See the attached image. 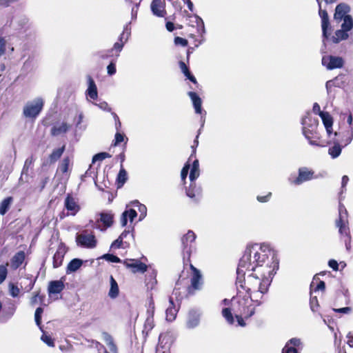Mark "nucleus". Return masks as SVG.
<instances>
[{"label": "nucleus", "mask_w": 353, "mask_h": 353, "mask_svg": "<svg viewBox=\"0 0 353 353\" xmlns=\"http://www.w3.org/2000/svg\"><path fill=\"white\" fill-rule=\"evenodd\" d=\"M278 268L276 254L269 244L254 243L246 248L236 270V285L249 296H238L231 300L235 314L247 319L254 314L252 302L261 304L259 300L268 292Z\"/></svg>", "instance_id": "1"}, {"label": "nucleus", "mask_w": 353, "mask_h": 353, "mask_svg": "<svg viewBox=\"0 0 353 353\" xmlns=\"http://www.w3.org/2000/svg\"><path fill=\"white\" fill-rule=\"evenodd\" d=\"M339 217L336 221V226L339 228L340 234L345 238V245L347 250L350 249V229L347 225V212L344 205L341 203L339 207Z\"/></svg>", "instance_id": "2"}, {"label": "nucleus", "mask_w": 353, "mask_h": 353, "mask_svg": "<svg viewBox=\"0 0 353 353\" xmlns=\"http://www.w3.org/2000/svg\"><path fill=\"white\" fill-rule=\"evenodd\" d=\"M303 134L307 140L312 139H320L319 134L317 132L319 121L313 118L310 112L302 119Z\"/></svg>", "instance_id": "3"}, {"label": "nucleus", "mask_w": 353, "mask_h": 353, "mask_svg": "<svg viewBox=\"0 0 353 353\" xmlns=\"http://www.w3.org/2000/svg\"><path fill=\"white\" fill-rule=\"evenodd\" d=\"M44 105L41 97H37L32 101H28L23 109V115L26 118L34 119L41 112Z\"/></svg>", "instance_id": "4"}, {"label": "nucleus", "mask_w": 353, "mask_h": 353, "mask_svg": "<svg viewBox=\"0 0 353 353\" xmlns=\"http://www.w3.org/2000/svg\"><path fill=\"white\" fill-rule=\"evenodd\" d=\"M76 242L78 246L88 249H93L97 245V240L94 234L92 232H88L87 230L77 234Z\"/></svg>", "instance_id": "5"}, {"label": "nucleus", "mask_w": 353, "mask_h": 353, "mask_svg": "<svg viewBox=\"0 0 353 353\" xmlns=\"http://www.w3.org/2000/svg\"><path fill=\"white\" fill-rule=\"evenodd\" d=\"M196 235L192 230H189L181 239L183 248V260H190V257L192 250L194 249V241Z\"/></svg>", "instance_id": "6"}, {"label": "nucleus", "mask_w": 353, "mask_h": 353, "mask_svg": "<svg viewBox=\"0 0 353 353\" xmlns=\"http://www.w3.org/2000/svg\"><path fill=\"white\" fill-rule=\"evenodd\" d=\"M317 178L318 176L314 174V172L313 170H310L306 167H302L299 169L298 176L294 180H291L290 179L289 180L290 183L299 185L305 181Z\"/></svg>", "instance_id": "7"}, {"label": "nucleus", "mask_w": 353, "mask_h": 353, "mask_svg": "<svg viewBox=\"0 0 353 353\" xmlns=\"http://www.w3.org/2000/svg\"><path fill=\"white\" fill-rule=\"evenodd\" d=\"M113 223V215L110 213L101 212L100 218L97 219L92 227L101 232H104Z\"/></svg>", "instance_id": "8"}, {"label": "nucleus", "mask_w": 353, "mask_h": 353, "mask_svg": "<svg viewBox=\"0 0 353 353\" xmlns=\"http://www.w3.org/2000/svg\"><path fill=\"white\" fill-rule=\"evenodd\" d=\"M322 64L327 70L341 68L343 66L344 61L340 57L323 56L322 58Z\"/></svg>", "instance_id": "9"}, {"label": "nucleus", "mask_w": 353, "mask_h": 353, "mask_svg": "<svg viewBox=\"0 0 353 353\" xmlns=\"http://www.w3.org/2000/svg\"><path fill=\"white\" fill-rule=\"evenodd\" d=\"M201 314V312L199 310L192 309L190 310L187 318L186 327L188 329L196 327L200 323Z\"/></svg>", "instance_id": "10"}, {"label": "nucleus", "mask_w": 353, "mask_h": 353, "mask_svg": "<svg viewBox=\"0 0 353 353\" xmlns=\"http://www.w3.org/2000/svg\"><path fill=\"white\" fill-rule=\"evenodd\" d=\"M350 11V7L346 3H339L335 8V12L334 14V19L337 23L342 21L343 18L349 15L348 13Z\"/></svg>", "instance_id": "11"}, {"label": "nucleus", "mask_w": 353, "mask_h": 353, "mask_svg": "<svg viewBox=\"0 0 353 353\" xmlns=\"http://www.w3.org/2000/svg\"><path fill=\"white\" fill-rule=\"evenodd\" d=\"M319 14L321 19L323 37L327 39L329 37V34L327 33V29L330 26L329 17L327 11L322 10L321 8H319Z\"/></svg>", "instance_id": "12"}, {"label": "nucleus", "mask_w": 353, "mask_h": 353, "mask_svg": "<svg viewBox=\"0 0 353 353\" xmlns=\"http://www.w3.org/2000/svg\"><path fill=\"white\" fill-rule=\"evenodd\" d=\"M65 253L66 250L65 246L62 244L59 245L53 256V267L54 268H57L62 265Z\"/></svg>", "instance_id": "13"}, {"label": "nucleus", "mask_w": 353, "mask_h": 353, "mask_svg": "<svg viewBox=\"0 0 353 353\" xmlns=\"http://www.w3.org/2000/svg\"><path fill=\"white\" fill-rule=\"evenodd\" d=\"M124 264L128 268H132L133 272L143 273L147 270V265L138 260L130 259L129 261H125Z\"/></svg>", "instance_id": "14"}, {"label": "nucleus", "mask_w": 353, "mask_h": 353, "mask_svg": "<svg viewBox=\"0 0 353 353\" xmlns=\"http://www.w3.org/2000/svg\"><path fill=\"white\" fill-rule=\"evenodd\" d=\"M65 208L67 210L70 211L71 215H75L80 210V206L76 201L75 199L68 195L64 202Z\"/></svg>", "instance_id": "15"}, {"label": "nucleus", "mask_w": 353, "mask_h": 353, "mask_svg": "<svg viewBox=\"0 0 353 353\" xmlns=\"http://www.w3.org/2000/svg\"><path fill=\"white\" fill-rule=\"evenodd\" d=\"M190 268L193 272L192 276L191 278V287L194 290H200L202 285L201 272L192 265H190Z\"/></svg>", "instance_id": "16"}, {"label": "nucleus", "mask_w": 353, "mask_h": 353, "mask_svg": "<svg viewBox=\"0 0 353 353\" xmlns=\"http://www.w3.org/2000/svg\"><path fill=\"white\" fill-rule=\"evenodd\" d=\"M137 211L134 209L128 208V205H127L126 209L122 213L121 216V225L123 227L127 225L128 219H129L130 222L132 223L134 221V218L137 217Z\"/></svg>", "instance_id": "17"}, {"label": "nucleus", "mask_w": 353, "mask_h": 353, "mask_svg": "<svg viewBox=\"0 0 353 353\" xmlns=\"http://www.w3.org/2000/svg\"><path fill=\"white\" fill-rule=\"evenodd\" d=\"M88 87L86 90V96L87 97H90V99L95 100L98 97V92L97 88L95 84L94 81L92 78L91 76L88 75L87 77Z\"/></svg>", "instance_id": "18"}, {"label": "nucleus", "mask_w": 353, "mask_h": 353, "mask_svg": "<svg viewBox=\"0 0 353 353\" xmlns=\"http://www.w3.org/2000/svg\"><path fill=\"white\" fill-rule=\"evenodd\" d=\"M64 283L61 280L50 281L48 287L49 296L60 293L64 289Z\"/></svg>", "instance_id": "19"}, {"label": "nucleus", "mask_w": 353, "mask_h": 353, "mask_svg": "<svg viewBox=\"0 0 353 353\" xmlns=\"http://www.w3.org/2000/svg\"><path fill=\"white\" fill-rule=\"evenodd\" d=\"M151 10L157 17H163L165 10L163 3L161 0H153L151 3Z\"/></svg>", "instance_id": "20"}, {"label": "nucleus", "mask_w": 353, "mask_h": 353, "mask_svg": "<svg viewBox=\"0 0 353 353\" xmlns=\"http://www.w3.org/2000/svg\"><path fill=\"white\" fill-rule=\"evenodd\" d=\"M328 136L332 133L333 119L329 112L321 113V117Z\"/></svg>", "instance_id": "21"}, {"label": "nucleus", "mask_w": 353, "mask_h": 353, "mask_svg": "<svg viewBox=\"0 0 353 353\" xmlns=\"http://www.w3.org/2000/svg\"><path fill=\"white\" fill-rule=\"evenodd\" d=\"M188 96L190 97L194 108L195 110V112L196 114H201L202 113V101L201 99L199 97V96L194 92H189L188 93Z\"/></svg>", "instance_id": "22"}, {"label": "nucleus", "mask_w": 353, "mask_h": 353, "mask_svg": "<svg viewBox=\"0 0 353 353\" xmlns=\"http://www.w3.org/2000/svg\"><path fill=\"white\" fill-rule=\"evenodd\" d=\"M201 189L200 187L196 186L194 181L191 182L189 188L186 190V194L191 199H197L201 196Z\"/></svg>", "instance_id": "23"}, {"label": "nucleus", "mask_w": 353, "mask_h": 353, "mask_svg": "<svg viewBox=\"0 0 353 353\" xmlns=\"http://www.w3.org/2000/svg\"><path fill=\"white\" fill-rule=\"evenodd\" d=\"M69 128L70 125L67 123L63 122L61 123H58L52 128L51 134L53 136H58L59 134L65 133Z\"/></svg>", "instance_id": "24"}, {"label": "nucleus", "mask_w": 353, "mask_h": 353, "mask_svg": "<svg viewBox=\"0 0 353 353\" xmlns=\"http://www.w3.org/2000/svg\"><path fill=\"white\" fill-rule=\"evenodd\" d=\"M170 307L166 310V319L168 321H172L175 319L178 310L174 305L173 299L172 297L169 299Z\"/></svg>", "instance_id": "25"}, {"label": "nucleus", "mask_w": 353, "mask_h": 353, "mask_svg": "<svg viewBox=\"0 0 353 353\" xmlns=\"http://www.w3.org/2000/svg\"><path fill=\"white\" fill-rule=\"evenodd\" d=\"M25 254L23 252L20 251L14 254L11 260V265L14 269H17L24 261Z\"/></svg>", "instance_id": "26"}, {"label": "nucleus", "mask_w": 353, "mask_h": 353, "mask_svg": "<svg viewBox=\"0 0 353 353\" xmlns=\"http://www.w3.org/2000/svg\"><path fill=\"white\" fill-rule=\"evenodd\" d=\"M35 280H33L31 276L25 277L19 283L20 288L25 292H30L34 287Z\"/></svg>", "instance_id": "27"}, {"label": "nucleus", "mask_w": 353, "mask_h": 353, "mask_svg": "<svg viewBox=\"0 0 353 353\" xmlns=\"http://www.w3.org/2000/svg\"><path fill=\"white\" fill-rule=\"evenodd\" d=\"M353 139V127L347 129L342 132L341 143H343L344 146L349 145Z\"/></svg>", "instance_id": "28"}, {"label": "nucleus", "mask_w": 353, "mask_h": 353, "mask_svg": "<svg viewBox=\"0 0 353 353\" xmlns=\"http://www.w3.org/2000/svg\"><path fill=\"white\" fill-rule=\"evenodd\" d=\"M200 174V170H199V161L197 159H195L192 165L191 169H190V180L191 182L194 181Z\"/></svg>", "instance_id": "29"}, {"label": "nucleus", "mask_w": 353, "mask_h": 353, "mask_svg": "<svg viewBox=\"0 0 353 353\" xmlns=\"http://www.w3.org/2000/svg\"><path fill=\"white\" fill-rule=\"evenodd\" d=\"M83 264L82 260L79 259H72L68 265L66 272L67 274H70L71 272H76L79 270Z\"/></svg>", "instance_id": "30"}, {"label": "nucleus", "mask_w": 353, "mask_h": 353, "mask_svg": "<svg viewBox=\"0 0 353 353\" xmlns=\"http://www.w3.org/2000/svg\"><path fill=\"white\" fill-rule=\"evenodd\" d=\"M348 37V31L341 28L335 32V36L332 37V40L334 43H338L341 41L347 39Z\"/></svg>", "instance_id": "31"}, {"label": "nucleus", "mask_w": 353, "mask_h": 353, "mask_svg": "<svg viewBox=\"0 0 353 353\" xmlns=\"http://www.w3.org/2000/svg\"><path fill=\"white\" fill-rule=\"evenodd\" d=\"M119 293V286L115 281V279L113 278L112 276H110V288L108 292V296L111 299H115L118 296Z\"/></svg>", "instance_id": "32"}, {"label": "nucleus", "mask_w": 353, "mask_h": 353, "mask_svg": "<svg viewBox=\"0 0 353 353\" xmlns=\"http://www.w3.org/2000/svg\"><path fill=\"white\" fill-rule=\"evenodd\" d=\"M342 151V146L338 141L334 143L332 147L328 149V154L332 159H336L340 156Z\"/></svg>", "instance_id": "33"}, {"label": "nucleus", "mask_w": 353, "mask_h": 353, "mask_svg": "<svg viewBox=\"0 0 353 353\" xmlns=\"http://www.w3.org/2000/svg\"><path fill=\"white\" fill-rule=\"evenodd\" d=\"M13 202V198L12 196H8L4 199L0 203V214L4 215L10 209L12 203Z\"/></svg>", "instance_id": "34"}, {"label": "nucleus", "mask_w": 353, "mask_h": 353, "mask_svg": "<svg viewBox=\"0 0 353 353\" xmlns=\"http://www.w3.org/2000/svg\"><path fill=\"white\" fill-rule=\"evenodd\" d=\"M128 179V174L125 170L121 167L117 178V188H121Z\"/></svg>", "instance_id": "35"}, {"label": "nucleus", "mask_w": 353, "mask_h": 353, "mask_svg": "<svg viewBox=\"0 0 353 353\" xmlns=\"http://www.w3.org/2000/svg\"><path fill=\"white\" fill-rule=\"evenodd\" d=\"M103 337L110 351L113 353H117V347L115 343H114L112 337L106 332L103 333Z\"/></svg>", "instance_id": "36"}, {"label": "nucleus", "mask_w": 353, "mask_h": 353, "mask_svg": "<svg viewBox=\"0 0 353 353\" xmlns=\"http://www.w3.org/2000/svg\"><path fill=\"white\" fill-rule=\"evenodd\" d=\"M65 150V145H63L61 148L54 150L53 152L49 157L50 161L51 163L56 162L62 155Z\"/></svg>", "instance_id": "37"}, {"label": "nucleus", "mask_w": 353, "mask_h": 353, "mask_svg": "<svg viewBox=\"0 0 353 353\" xmlns=\"http://www.w3.org/2000/svg\"><path fill=\"white\" fill-rule=\"evenodd\" d=\"M342 20L343 22L341 24V28L348 32L350 31L353 28V19L352 16L347 15Z\"/></svg>", "instance_id": "38"}, {"label": "nucleus", "mask_w": 353, "mask_h": 353, "mask_svg": "<svg viewBox=\"0 0 353 353\" xmlns=\"http://www.w3.org/2000/svg\"><path fill=\"white\" fill-rule=\"evenodd\" d=\"M36 159L35 157L32 155L30 157H28L24 163V165L22 170V174H28V170L30 169H32V166L35 161Z\"/></svg>", "instance_id": "39"}, {"label": "nucleus", "mask_w": 353, "mask_h": 353, "mask_svg": "<svg viewBox=\"0 0 353 353\" xmlns=\"http://www.w3.org/2000/svg\"><path fill=\"white\" fill-rule=\"evenodd\" d=\"M222 315L229 324L234 323V320L233 315L231 312V310L229 307H225L222 310Z\"/></svg>", "instance_id": "40"}, {"label": "nucleus", "mask_w": 353, "mask_h": 353, "mask_svg": "<svg viewBox=\"0 0 353 353\" xmlns=\"http://www.w3.org/2000/svg\"><path fill=\"white\" fill-rule=\"evenodd\" d=\"M123 43H119V41L116 42L112 48L109 50V52L113 54L116 57H118L119 56V53L123 50Z\"/></svg>", "instance_id": "41"}, {"label": "nucleus", "mask_w": 353, "mask_h": 353, "mask_svg": "<svg viewBox=\"0 0 353 353\" xmlns=\"http://www.w3.org/2000/svg\"><path fill=\"white\" fill-rule=\"evenodd\" d=\"M8 288L11 296L15 298L19 295L21 288H19L17 285L10 283L8 285Z\"/></svg>", "instance_id": "42"}, {"label": "nucleus", "mask_w": 353, "mask_h": 353, "mask_svg": "<svg viewBox=\"0 0 353 353\" xmlns=\"http://www.w3.org/2000/svg\"><path fill=\"white\" fill-rule=\"evenodd\" d=\"M129 245V243H127L126 241H124L121 239L119 237L115 241H114L110 246L111 249H118L121 247L126 248Z\"/></svg>", "instance_id": "43"}, {"label": "nucleus", "mask_w": 353, "mask_h": 353, "mask_svg": "<svg viewBox=\"0 0 353 353\" xmlns=\"http://www.w3.org/2000/svg\"><path fill=\"white\" fill-rule=\"evenodd\" d=\"M43 312V310L42 307H39L36 309L35 313H34V320L36 324L39 327L40 330H42L41 327V314Z\"/></svg>", "instance_id": "44"}, {"label": "nucleus", "mask_w": 353, "mask_h": 353, "mask_svg": "<svg viewBox=\"0 0 353 353\" xmlns=\"http://www.w3.org/2000/svg\"><path fill=\"white\" fill-rule=\"evenodd\" d=\"M41 331L43 332V334L41 337V341L48 346L54 347V343L52 337L50 335H48L43 330Z\"/></svg>", "instance_id": "45"}, {"label": "nucleus", "mask_w": 353, "mask_h": 353, "mask_svg": "<svg viewBox=\"0 0 353 353\" xmlns=\"http://www.w3.org/2000/svg\"><path fill=\"white\" fill-rule=\"evenodd\" d=\"M70 160L69 157H65L62 160V161L59 165V170L62 173H65L68 172L69 165H70Z\"/></svg>", "instance_id": "46"}, {"label": "nucleus", "mask_w": 353, "mask_h": 353, "mask_svg": "<svg viewBox=\"0 0 353 353\" xmlns=\"http://www.w3.org/2000/svg\"><path fill=\"white\" fill-rule=\"evenodd\" d=\"M154 327V319L152 316L147 317L144 323V331L147 333L150 332Z\"/></svg>", "instance_id": "47"}, {"label": "nucleus", "mask_w": 353, "mask_h": 353, "mask_svg": "<svg viewBox=\"0 0 353 353\" xmlns=\"http://www.w3.org/2000/svg\"><path fill=\"white\" fill-rule=\"evenodd\" d=\"M44 299V296L39 295V292L35 293L33 296L30 299V304L31 305H34L35 304L38 303H43Z\"/></svg>", "instance_id": "48"}, {"label": "nucleus", "mask_w": 353, "mask_h": 353, "mask_svg": "<svg viewBox=\"0 0 353 353\" xmlns=\"http://www.w3.org/2000/svg\"><path fill=\"white\" fill-rule=\"evenodd\" d=\"M110 157V155L107 152H100L95 154L92 157V163H94L96 161H101L106 158Z\"/></svg>", "instance_id": "49"}, {"label": "nucleus", "mask_w": 353, "mask_h": 353, "mask_svg": "<svg viewBox=\"0 0 353 353\" xmlns=\"http://www.w3.org/2000/svg\"><path fill=\"white\" fill-rule=\"evenodd\" d=\"M103 259H105L108 261L112 262V263H120L121 259L113 254H105L102 256Z\"/></svg>", "instance_id": "50"}, {"label": "nucleus", "mask_w": 353, "mask_h": 353, "mask_svg": "<svg viewBox=\"0 0 353 353\" xmlns=\"http://www.w3.org/2000/svg\"><path fill=\"white\" fill-rule=\"evenodd\" d=\"M7 41L3 37H0V57L6 52Z\"/></svg>", "instance_id": "51"}, {"label": "nucleus", "mask_w": 353, "mask_h": 353, "mask_svg": "<svg viewBox=\"0 0 353 353\" xmlns=\"http://www.w3.org/2000/svg\"><path fill=\"white\" fill-rule=\"evenodd\" d=\"M8 270L6 265H0V284H1L6 279Z\"/></svg>", "instance_id": "52"}, {"label": "nucleus", "mask_w": 353, "mask_h": 353, "mask_svg": "<svg viewBox=\"0 0 353 353\" xmlns=\"http://www.w3.org/2000/svg\"><path fill=\"white\" fill-rule=\"evenodd\" d=\"M310 308L312 312H315L319 307V303L316 296L311 295L310 300Z\"/></svg>", "instance_id": "53"}, {"label": "nucleus", "mask_w": 353, "mask_h": 353, "mask_svg": "<svg viewBox=\"0 0 353 353\" xmlns=\"http://www.w3.org/2000/svg\"><path fill=\"white\" fill-rule=\"evenodd\" d=\"M139 212H140L139 215V221H142L147 215V208L145 205L141 204L137 208Z\"/></svg>", "instance_id": "54"}, {"label": "nucleus", "mask_w": 353, "mask_h": 353, "mask_svg": "<svg viewBox=\"0 0 353 353\" xmlns=\"http://www.w3.org/2000/svg\"><path fill=\"white\" fill-rule=\"evenodd\" d=\"M94 105L99 107L102 110H104L106 112L112 111L111 108L109 107V105L106 101H101L99 103H94Z\"/></svg>", "instance_id": "55"}, {"label": "nucleus", "mask_w": 353, "mask_h": 353, "mask_svg": "<svg viewBox=\"0 0 353 353\" xmlns=\"http://www.w3.org/2000/svg\"><path fill=\"white\" fill-rule=\"evenodd\" d=\"M189 170H190V165L187 163L185 164V165L183 166V168L181 170V177L182 181H185L187 176H188Z\"/></svg>", "instance_id": "56"}, {"label": "nucleus", "mask_w": 353, "mask_h": 353, "mask_svg": "<svg viewBox=\"0 0 353 353\" xmlns=\"http://www.w3.org/2000/svg\"><path fill=\"white\" fill-rule=\"evenodd\" d=\"M282 353H298V352L296 347L286 343L282 350Z\"/></svg>", "instance_id": "57"}, {"label": "nucleus", "mask_w": 353, "mask_h": 353, "mask_svg": "<svg viewBox=\"0 0 353 353\" xmlns=\"http://www.w3.org/2000/svg\"><path fill=\"white\" fill-rule=\"evenodd\" d=\"M174 43L177 46H186L188 43V40L182 37H176L174 39Z\"/></svg>", "instance_id": "58"}, {"label": "nucleus", "mask_w": 353, "mask_h": 353, "mask_svg": "<svg viewBox=\"0 0 353 353\" xmlns=\"http://www.w3.org/2000/svg\"><path fill=\"white\" fill-rule=\"evenodd\" d=\"M121 34H124V36L125 37L124 42H127L131 34L130 24H126Z\"/></svg>", "instance_id": "59"}, {"label": "nucleus", "mask_w": 353, "mask_h": 353, "mask_svg": "<svg viewBox=\"0 0 353 353\" xmlns=\"http://www.w3.org/2000/svg\"><path fill=\"white\" fill-rule=\"evenodd\" d=\"M154 313V303L153 301L151 300L148 304V307L147 310V315H148L147 317H150V316L153 317Z\"/></svg>", "instance_id": "60"}, {"label": "nucleus", "mask_w": 353, "mask_h": 353, "mask_svg": "<svg viewBox=\"0 0 353 353\" xmlns=\"http://www.w3.org/2000/svg\"><path fill=\"white\" fill-rule=\"evenodd\" d=\"M163 339H162V336L160 335L159 338V343L156 347L157 352H162L163 351H165V345L163 344Z\"/></svg>", "instance_id": "61"}, {"label": "nucleus", "mask_w": 353, "mask_h": 353, "mask_svg": "<svg viewBox=\"0 0 353 353\" xmlns=\"http://www.w3.org/2000/svg\"><path fill=\"white\" fill-rule=\"evenodd\" d=\"M96 55L99 56L102 59H105L108 58L110 56H113V54H112L110 52H109V50H108V51L103 50V51L98 52L96 54Z\"/></svg>", "instance_id": "62"}, {"label": "nucleus", "mask_w": 353, "mask_h": 353, "mask_svg": "<svg viewBox=\"0 0 353 353\" xmlns=\"http://www.w3.org/2000/svg\"><path fill=\"white\" fill-rule=\"evenodd\" d=\"M124 140V135L119 133V132H117L116 134H115V137H114V145H117L118 144H119L120 143H121L122 141H123Z\"/></svg>", "instance_id": "63"}, {"label": "nucleus", "mask_w": 353, "mask_h": 353, "mask_svg": "<svg viewBox=\"0 0 353 353\" xmlns=\"http://www.w3.org/2000/svg\"><path fill=\"white\" fill-rule=\"evenodd\" d=\"M108 74L110 76L116 73V67L115 64L111 62L107 67Z\"/></svg>", "instance_id": "64"}]
</instances>
